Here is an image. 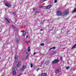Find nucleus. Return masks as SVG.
I'll use <instances>...</instances> for the list:
<instances>
[{"label":"nucleus","instance_id":"f257e3e1","mask_svg":"<svg viewBox=\"0 0 76 76\" xmlns=\"http://www.w3.org/2000/svg\"><path fill=\"white\" fill-rule=\"evenodd\" d=\"M69 15V11L66 10L62 13V16H63V17H65L67 15Z\"/></svg>","mask_w":76,"mask_h":76},{"label":"nucleus","instance_id":"f03ea898","mask_svg":"<svg viewBox=\"0 0 76 76\" xmlns=\"http://www.w3.org/2000/svg\"><path fill=\"white\" fill-rule=\"evenodd\" d=\"M21 64H22V62L21 61H19L17 65V67H20L21 66Z\"/></svg>","mask_w":76,"mask_h":76},{"label":"nucleus","instance_id":"7ed1b4c3","mask_svg":"<svg viewBox=\"0 0 76 76\" xmlns=\"http://www.w3.org/2000/svg\"><path fill=\"white\" fill-rule=\"evenodd\" d=\"M57 62H59V59H57L56 60L55 59L52 61V63H56Z\"/></svg>","mask_w":76,"mask_h":76},{"label":"nucleus","instance_id":"20e7f679","mask_svg":"<svg viewBox=\"0 0 76 76\" xmlns=\"http://www.w3.org/2000/svg\"><path fill=\"white\" fill-rule=\"evenodd\" d=\"M60 71V69L59 68H58L55 71V73L56 74H58V73H59V72Z\"/></svg>","mask_w":76,"mask_h":76},{"label":"nucleus","instance_id":"39448f33","mask_svg":"<svg viewBox=\"0 0 76 76\" xmlns=\"http://www.w3.org/2000/svg\"><path fill=\"white\" fill-rule=\"evenodd\" d=\"M38 76H47V74L45 73H42V74H40Z\"/></svg>","mask_w":76,"mask_h":76},{"label":"nucleus","instance_id":"423d86ee","mask_svg":"<svg viewBox=\"0 0 76 76\" xmlns=\"http://www.w3.org/2000/svg\"><path fill=\"white\" fill-rule=\"evenodd\" d=\"M26 67V66L25 65H23L22 67L20 69V71H21V72H23V69H25Z\"/></svg>","mask_w":76,"mask_h":76},{"label":"nucleus","instance_id":"0eeeda50","mask_svg":"<svg viewBox=\"0 0 76 76\" xmlns=\"http://www.w3.org/2000/svg\"><path fill=\"white\" fill-rule=\"evenodd\" d=\"M5 5L6 6H7V7H10V5L9 4L7 3H5Z\"/></svg>","mask_w":76,"mask_h":76},{"label":"nucleus","instance_id":"6e6552de","mask_svg":"<svg viewBox=\"0 0 76 76\" xmlns=\"http://www.w3.org/2000/svg\"><path fill=\"white\" fill-rule=\"evenodd\" d=\"M57 15H58V16H61V15H62L61 12L60 11L58 12H57Z\"/></svg>","mask_w":76,"mask_h":76},{"label":"nucleus","instance_id":"1a4fd4ad","mask_svg":"<svg viewBox=\"0 0 76 76\" xmlns=\"http://www.w3.org/2000/svg\"><path fill=\"white\" fill-rule=\"evenodd\" d=\"M52 6V5H49L48 6H47L46 7V9H50Z\"/></svg>","mask_w":76,"mask_h":76},{"label":"nucleus","instance_id":"9d476101","mask_svg":"<svg viewBox=\"0 0 76 76\" xmlns=\"http://www.w3.org/2000/svg\"><path fill=\"white\" fill-rule=\"evenodd\" d=\"M25 57V59H27V58H28V53L27 52H26V53Z\"/></svg>","mask_w":76,"mask_h":76},{"label":"nucleus","instance_id":"9b49d317","mask_svg":"<svg viewBox=\"0 0 76 76\" xmlns=\"http://www.w3.org/2000/svg\"><path fill=\"white\" fill-rule=\"evenodd\" d=\"M20 41V38L19 37L17 38L16 40V42L17 43H19Z\"/></svg>","mask_w":76,"mask_h":76},{"label":"nucleus","instance_id":"f8f14e48","mask_svg":"<svg viewBox=\"0 0 76 76\" xmlns=\"http://www.w3.org/2000/svg\"><path fill=\"white\" fill-rule=\"evenodd\" d=\"M76 48V43L72 47L71 49H73V48Z\"/></svg>","mask_w":76,"mask_h":76},{"label":"nucleus","instance_id":"ddd939ff","mask_svg":"<svg viewBox=\"0 0 76 76\" xmlns=\"http://www.w3.org/2000/svg\"><path fill=\"white\" fill-rule=\"evenodd\" d=\"M75 12H76V8H75L74 10H73L72 11V13H75Z\"/></svg>","mask_w":76,"mask_h":76},{"label":"nucleus","instance_id":"4468645a","mask_svg":"<svg viewBox=\"0 0 76 76\" xmlns=\"http://www.w3.org/2000/svg\"><path fill=\"white\" fill-rule=\"evenodd\" d=\"M5 20H6L8 23H10V21L8 19H7V18H5Z\"/></svg>","mask_w":76,"mask_h":76},{"label":"nucleus","instance_id":"2eb2a0df","mask_svg":"<svg viewBox=\"0 0 76 76\" xmlns=\"http://www.w3.org/2000/svg\"><path fill=\"white\" fill-rule=\"evenodd\" d=\"M12 73L13 75H15L16 73V71H14Z\"/></svg>","mask_w":76,"mask_h":76},{"label":"nucleus","instance_id":"dca6fc26","mask_svg":"<svg viewBox=\"0 0 76 76\" xmlns=\"http://www.w3.org/2000/svg\"><path fill=\"white\" fill-rule=\"evenodd\" d=\"M49 63H50V61H48L46 62V64H48Z\"/></svg>","mask_w":76,"mask_h":76},{"label":"nucleus","instance_id":"f3484780","mask_svg":"<svg viewBox=\"0 0 76 76\" xmlns=\"http://www.w3.org/2000/svg\"><path fill=\"white\" fill-rule=\"evenodd\" d=\"M56 54V52L55 51H54L52 53V54L53 55V54Z\"/></svg>","mask_w":76,"mask_h":76},{"label":"nucleus","instance_id":"a211bd4d","mask_svg":"<svg viewBox=\"0 0 76 76\" xmlns=\"http://www.w3.org/2000/svg\"><path fill=\"white\" fill-rule=\"evenodd\" d=\"M12 28H14V29H15V28H16V27L15 26H14V25H12Z\"/></svg>","mask_w":76,"mask_h":76},{"label":"nucleus","instance_id":"6ab92c4d","mask_svg":"<svg viewBox=\"0 0 76 76\" xmlns=\"http://www.w3.org/2000/svg\"><path fill=\"white\" fill-rule=\"evenodd\" d=\"M26 34V32H25V31L23 32V36H24V35H25Z\"/></svg>","mask_w":76,"mask_h":76},{"label":"nucleus","instance_id":"aec40b11","mask_svg":"<svg viewBox=\"0 0 76 76\" xmlns=\"http://www.w3.org/2000/svg\"><path fill=\"white\" fill-rule=\"evenodd\" d=\"M55 48H56V47H54L50 48V50H51V49H55Z\"/></svg>","mask_w":76,"mask_h":76},{"label":"nucleus","instance_id":"412c9836","mask_svg":"<svg viewBox=\"0 0 76 76\" xmlns=\"http://www.w3.org/2000/svg\"><path fill=\"white\" fill-rule=\"evenodd\" d=\"M70 69V66H68L66 67V69Z\"/></svg>","mask_w":76,"mask_h":76},{"label":"nucleus","instance_id":"4be33fe9","mask_svg":"<svg viewBox=\"0 0 76 76\" xmlns=\"http://www.w3.org/2000/svg\"><path fill=\"white\" fill-rule=\"evenodd\" d=\"M14 30L15 31H18V28L16 27L14 29Z\"/></svg>","mask_w":76,"mask_h":76},{"label":"nucleus","instance_id":"5701e85b","mask_svg":"<svg viewBox=\"0 0 76 76\" xmlns=\"http://www.w3.org/2000/svg\"><path fill=\"white\" fill-rule=\"evenodd\" d=\"M15 59L17 60H18V56H15Z\"/></svg>","mask_w":76,"mask_h":76},{"label":"nucleus","instance_id":"b1692460","mask_svg":"<svg viewBox=\"0 0 76 76\" xmlns=\"http://www.w3.org/2000/svg\"><path fill=\"white\" fill-rule=\"evenodd\" d=\"M14 70H17V68H16V67H14Z\"/></svg>","mask_w":76,"mask_h":76},{"label":"nucleus","instance_id":"393cba45","mask_svg":"<svg viewBox=\"0 0 76 76\" xmlns=\"http://www.w3.org/2000/svg\"><path fill=\"white\" fill-rule=\"evenodd\" d=\"M30 66L31 67V68H32V67H33V65L32 64H31Z\"/></svg>","mask_w":76,"mask_h":76},{"label":"nucleus","instance_id":"a878e982","mask_svg":"<svg viewBox=\"0 0 76 76\" xmlns=\"http://www.w3.org/2000/svg\"><path fill=\"white\" fill-rule=\"evenodd\" d=\"M28 52L30 51V47H29L28 48Z\"/></svg>","mask_w":76,"mask_h":76},{"label":"nucleus","instance_id":"bb28decb","mask_svg":"<svg viewBox=\"0 0 76 76\" xmlns=\"http://www.w3.org/2000/svg\"><path fill=\"white\" fill-rule=\"evenodd\" d=\"M41 45H42V46H43V45H44V43H42L41 44Z\"/></svg>","mask_w":76,"mask_h":76},{"label":"nucleus","instance_id":"cd10ccee","mask_svg":"<svg viewBox=\"0 0 76 76\" xmlns=\"http://www.w3.org/2000/svg\"><path fill=\"white\" fill-rule=\"evenodd\" d=\"M57 0H55L54 1V3H57Z\"/></svg>","mask_w":76,"mask_h":76},{"label":"nucleus","instance_id":"c85d7f7f","mask_svg":"<svg viewBox=\"0 0 76 76\" xmlns=\"http://www.w3.org/2000/svg\"><path fill=\"white\" fill-rule=\"evenodd\" d=\"M39 69V68H38L37 69V72H38V70H39V69Z\"/></svg>","mask_w":76,"mask_h":76},{"label":"nucleus","instance_id":"c756f323","mask_svg":"<svg viewBox=\"0 0 76 76\" xmlns=\"http://www.w3.org/2000/svg\"><path fill=\"white\" fill-rule=\"evenodd\" d=\"M63 59V58L62 57L61 58V60H62Z\"/></svg>","mask_w":76,"mask_h":76},{"label":"nucleus","instance_id":"7c9ffc66","mask_svg":"<svg viewBox=\"0 0 76 76\" xmlns=\"http://www.w3.org/2000/svg\"><path fill=\"white\" fill-rule=\"evenodd\" d=\"M36 54V53L34 52V55H35Z\"/></svg>","mask_w":76,"mask_h":76},{"label":"nucleus","instance_id":"2f4dec72","mask_svg":"<svg viewBox=\"0 0 76 76\" xmlns=\"http://www.w3.org/2000/svg\"><path fill=\"white\" fill-rule=\"evenodd\" d=\"M35 13H38V12L36 11V12Z\"/></svg>","mask_w":76,"mask_h":76},{"label":"nucleus","instance_id":"473e14b6","mask_svg":"<svg viewBox=\"0 0 76 76\" xmlns=\"http://www.w3.org/2000/svg\"><path fill=\"white\" fill-rule=\"evenodd\" d=\"M35 10V8H33V10Z\"/></svg>","mask_w":76,"mask_h":76},{"label":"nucleus","instance_id":"72a5a7b5","mask_svg":"<svg viewBox=\"0 0 76 76\" xmlns=\"http://www.w3.org/2000/svg\"><path fill=\"white\" fill-rule=\"evenodd\" d=\"M40 7H43V6H42V5H41V6H40Z\"/></svg>","mask_w":76,"mask_h":76},{"label":"nucleus","instance_id":"f704fd0d","mask_svg":"<svg viewBox=\"0 0 76 76\" xmlns=\"http://www.w3.org/2000/svg\"><path fill=\"white\" fill-rule=\"evenodd\" d=\"M26 43L27 44H29V43H28V42H26Z\"/></svg>","mask_w":76,"mask_h":76},{"label":"nucleus","instance_id":"c9c22d12","mask_svg":"<svg viewBox=\"0 0 76 76\" xmlns=\"http://www.w3.org/2000/svg\"><path fill=\"white\" fill-rule=\"evenodd\" d=\"M28 36H26V38H28Z\"/></svg>","mask_w":76,"mask_h":76},{"label":"nucleus","instance_id":"e433bc0d","mask_svg":"<svg viewBox=\"0 0 76 76\" xmlns=\"http://www.w3.org/2000/svg\"><path fill=\"white\" fill-rule=\"evenodd\" d=\"M40 31H42V29H41Z\"/></svg>","mask_w":76,"mask_h":76},{"label":"nucleus","instance_id":"4c0bfd02","mask_svg":"<svg viewBox=\"0 0 76 76\" xmlns=\"http://www.w3.org/2000/svg\"><path fill=\"white\" fill-rule=\"evenodd\" d=\"M43 1H46V0H43Z\"/></svg>","mask_w":76,"mask_h":76},{"label":"nucleus","instance_id":"58836bf2","mask_svg":"<svg viewBox=\"0 0 76 76\" xmlns=\"http://www.w3.org/2000/svg\"><path fill=\"white\" fill-rule=\"evenodd\" d=\"M0 30H1V29Z\"/></svg>","mask_w":76,"mask_h":76}]
</instances>
